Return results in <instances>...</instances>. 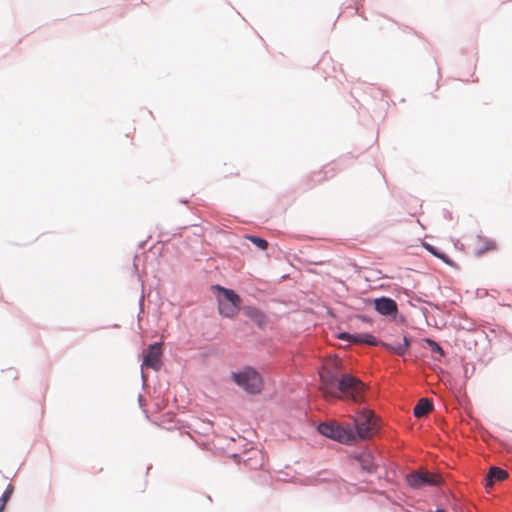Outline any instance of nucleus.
I'll use <instances>...</instances> for the list:
<instances>
[{"label":"nucleus","instance_id":"obj_1","mask_svg":"<svg viewBox=\"0 0 512 512\" xmlns=\"http://www.w3.org/2000/svg\"><path fill=\"white\" fill-rule=\"evenodd\" d=\"M366 385L358 378L344 374L341 376L336 395L331 399L351 400L355 403H362L365 400Z\"/></svg>","mask_w":512,"mask_h":512},{"label":"nucleus","instance_id":"obj_2","mask_svg":"<svg viewBox=\"0 0 512 512\" xmlns=\"http://www.w3.org/2000/svg\"><path fill=\"white\" fill-rule=\"evenodd\" d=\"M354 432L356 443L359 440L370 439L378 430V421L373 411L368 409L360 410L354 417Z\"/></svg>","mask_w":512,"mask_h":512},{"label":"nucleus","instance_id":"obj_3","mask_svg":"<svg viewBox=\"0 0 512 512\" xmlns=\"http://www.w3.org/2000/svg\"><path fill=\"white\" fill-rule=\"evenodd\" d=\"M318 431L325 437L331 438L343 444H355L356 436L353 428L349 425H340L337 422L321 423Z\"/></svg>","mask_w":512,"mask_h":512},{"label":"nucleus","instance_id":"obj_4","mask_svg":"<svg viewBox=\"0 0 512 512\" xmlns=\"http://www.w3.org/2000/svg\"><path fill=\"white\" fill-rule=\"evenodd\" d=\"M320 390L326 400H331L332 395H336V389L339 386L341 374L336 363L325 364L320 373Z\"/></svg>","mask_w":512,"mask_h":512},{"label":"nucleus","instance_id":"obj_5","mask_svg":"<svg viewBox=\"0 0 512 512\" xmlns=\"http://www.w3.org/2000/svg\"><path fill=\"white\" fill-rule=\"evenodd\" d=\"M219 291L218 294V307L221 315L233 318L238 314L240 309L241 299L233 290L226 289L221 286H215Z\"/></svg>","mask_w":512,"mask_h":512},{"label":"nucleus","instance_id":"obj_6","mask_svg":"<svg viewBox=\"0 0 512 512\" xmlns=\"http://www.w3.org/2000/svg\"><path fill=\"white\" fill-rule=\"evenodd\" d=\"M232 378L240 387L251 394L259 393L262 389V378L252 368H246L242 372L233 373Z\"/></svg>","mask_w":512,"mask_h":512},{"label":"nucleus","instance_id":"obj_7","mask_svg":"<svg viewBox=\"0 0 512 512\" xmlns=\"http://www.w3.org/2000/svg\"><path fill=\"white\" fill-rule=\"evenodd\" d=\"M407 483L414 489L422 488L426 485H438L440 478L435 474L428 472H414L406 477Z\"/></svg>","mask_w":512,"mask_h":512},{"label":"nucleus","instance_id":"obj_8","mask_svg":"<svg viewBox=\"0 0 512 512\" xmlns=\"http://www.w3.org/2000/svg\"><path fill=\"white\" fill-rule=\"evenodd\" d=\"M162 349L160 344L151 345L144 353L142 367L158 370L161 366Z\"/></svg>","mask_w":512,"mask_h":512},{"label":"nucleus","instance_id":"obj_9","mask_svg":"<svg viewBox=\"0 0 512 512\" xmlns=\"http://www.w3.org/2000/svg\"><path fill=\"white\" fill-rule=\"evenodd\" d=\"M338 339L355 344H367L371 346H376L379 344V341L376 339V337L369 333L350 334L343 332L338 335Z\"/></svg>","mask_w":512,"mask_h":512},{"label":"nucleus","instance_id":"obj_10","mask_svg":"<svg viewBox=\"0 0 512 512\" xmlns=\"http://www.w3.org/2000/svg\"><path fill=\"white\" fill-rule=\"evenodd\" d=\"M473 249L476 255L481 256L487 252L496 250L497 244L488 237L477 236L473 242Z\"/></svg>","mask_w":512,"mask_h":512},{"label":"nucleus","instance_id":"obj_11","mask_svg":"<svg viewBox=\"0 0 512 512\" xmlns=\"http://www.w3.org/2000/svg\"><path fill=\"white\" fill-rule=\"evenodd\" d=\"M375 309L382 315H395L397 313V304L391 298L382 297L375 300Z\"/></svg>","mask_w":512,"mask_h":512},{"label":"nucleus","instance_id":"obj_12","mask_svg":"<svg viewBox=\"0 0 512 512\" xmlns=\"http://www.w3.org/2000/svg\"><path fill=\"white\" fill-rule=\"evenodd\" d=\"M507 477H508V472L506 470H503L499 467H491L488 474L486 475V477L484 479L485 487L490 488L496 482L503 481Z\"/></svg>","mask_w":512,"mask_h":512},{"label":"nucleus","instance_id":"obj_13","mask_svg":"<svg viewBox=\"0 0 512 512\" xmlns=\"http://www.w3.org/2000/svg\"><path fill=\"white\" fill-rule=\"evenodd\" d=\"M243 312L248 318H250L259 327L262 328L266 325L267 317L261 310L255 308V307H252V306H246L243 308Z\"/></svg>","mask_w":512,"mask_h":512},{"label":"nucleus","instance_id":"obj_14","mask_svg":"<svg viewBox=\"0 0 512 512\" xmlns=\"http://www.w3.org/2000/svg\"><path fill=\"white\" fill-rule=\"evenodd\" d=\"M410 343L406 336L399 342L383 343V346L396 355H403L408 350Z\"/></svg>","mask_w":512,"mask_h":512},{"label":"nucleus","instance_id":"obj_15","mask_svg":"<svg viewBox=\"0 0 512 512\" xmlns=\"http://www.w3.org/2000/svg\"><path fill=\"white\" fill-rule=\"evenodd\" d=\"M433 410L432 402L427 398H421L414 407L413 413L417 418L428 415Z\"/></svg>","mask_w":512,"mask_h":512},{"label":"nucleus","instance_id":"obj_16","mask_svg":"<svg viewBox=\"0 0 512 512\" xmlns=\"http://www.w3.org/2000/svg\"><path fill=\"white\" fill-rule=\"evenodd\" d=\"M360 465L363 470L372 473L376 470L377 466L374 463V458L371 454L365 453L359 456L358 458Z\"/></svg>","mask_w":512,"mask_h":512},{"label":"nucleus","instance_id":"obj_17","mask_svg":"<svg viewBox=\"0 0 512 512\" xmlns=\"http://www.w3.org/2000/svg\"><path fill=\"white\" fill-rule=\"evenodd\" d=\"M245 238L248 239L249 241H251L253 244H255L261 250H266L268 247V242L263 238H260L257 236H252V235H247V236H245Z\"/></svg>","mask_w":512,"mask_h":512},{"label":"nucleus","instance_id":"obj_18","mask_svg":"<svg viewBox=\"0 0 512 512\" xmlns=\"http://www.w3.org/2000/svg\"><path fill=\"white\" fill-rule=\"evenodd\" d=\"M424 247L431 253L433 254L435 257L441 259L442 261H444L445 263H450V260L449 258L444 254V253H441L439 252L435 247H433L432 245L430 244H427L425 243L424 244Z\"/></svg>","mask_w":512,"mask_h":512},{"label":"nucleus","instance_id":"obj_19","mask_svg":"<svg viewBox=\"0 0 512 512\" xmlns=\"http://www.w3.org/2000/svg\"><path fill=\"white\" fill-rule=\"evenodd\" d=\"M12 495V488H7L2 496L0 497V512H2L6 506L7 501Z\"/></svg>","mask_w":512,"mask_h":512},{"label":"nucleus","instance_id":"obj_20","mask_svg":"<svg viewBox=\"0 0 512 512\" xmlns=\"http://www.w3.org/2000/svg\"><path fill=\"white\" fill-rule=\"evenodd\" d=\"M426 343L429 345V347L432 349V351L439 353L441 356L444 355L443 349L440 347V345L431 339H426Z\"/></svg>","mask_w":512,"mask_h":512},{"label":"nucleus","instance_id":"obj_21","mask_svg":"<svg viewBox=\"0 0 512 512\" xmlns=\"http://www.w3.org/2000/svg\"><path fill=\"white\" fill-rule=\"evenodd\" d=\"M231 175H233V172H230L229 174H227V176H231ZM234 175L238 176V175H239V172H238V171H236V172L234 173Z\"/></svg>","mask_w":512,"mask_h":512},{"label":"nucleus","instance_id":"obj_22","mask_svg":"<svg viewBox=\"0 0 512 512\" xmlns=\"http://www.w3.org/2000/svg\"><path fill=\"white\" fill-rule=\"evenodd\" d=\"M324 179H325V177H321V178H319V179H316V181H317V182H321V181H322V180H324ZM312 180H313V181H315V179H314V178H313Z\"/></svg>","mask_w":512,"mask_h":512},{"label":"nucleus","instance_id":"obj_23","mask_svg":"<svg viewBox=\"0 0 512 512\" xmlns=\"http://www.w3.org/2000/svg\"><path fill=\"white\" fill-rule=\"evenodd\" d=\"M436 512H446V511L443 509H438Z\"/></svg>","mask_w":512,"mask_h":512}]
</instances>
